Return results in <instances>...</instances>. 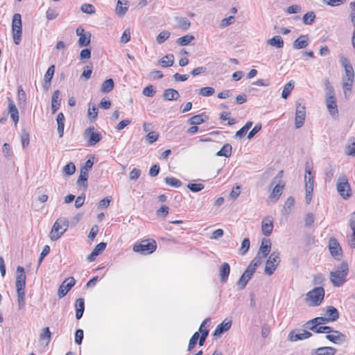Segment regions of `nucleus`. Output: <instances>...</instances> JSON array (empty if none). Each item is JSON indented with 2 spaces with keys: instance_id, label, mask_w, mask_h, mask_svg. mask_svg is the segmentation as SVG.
Here are the masks:
<instances>
[{
  "instance_id": "obj_1",
  "label": "nucleus",
  "mask_w": 355,
  "mask_h": 355,
  "mask_svg": "<svg viewBox=\"0 0 355 355\" xmlns=\"http://www.w3.org/2000/svg\"><path fill=\"white\" fill-rule=\"evenodd\" d=\"M25 287L26 275L24 268L21 266H18L17 268L16 288L18 308L19 310L23 309L25 305Z\"/></svg>"
},
{
  "instance_id": "obj_2",
  "label": "nucleus",
  "mask_w": 355,
  "mask_h": 355,
  "mask_svg": "<svg viewBox=\"0 0 355 355\" xmlns=\"http://www.w3.org/2000/svg\"><path fill=\"white\" fill-rule=\"evenodd\" d=\"M348 270L347 263L343 262L338 270L330 272L329 279L334 286H342L346 282Z\"/></svg>"
},
{
  "instance_id": "obj_3",
  "label": "nucleus",
  "mask_w": 355,
  "mask_h": 355,
  "mask_svg": "<svg viewBox=\"0 0 355 355\" xmlns=\"http://www.w3.org/2000/svg\"><path fill=\"white\" fill-rule=\"evenodd\" d=\"M69 226V221L66 218H59L54 223L51 232L50 238L52 241H55L67 231Z\"/></svg>"
},
{
  "instance_id": "obj_4",
  "label": "nucleus",
  "mask_w": 355,
  "mask_h": 355,
  "mask_svg": "<svg viewBox=\"0 0 355 355\" xmlns=\"http://www.w3.org/2000/svg\"><path fill=\"white\" fill-rule=\"evenodd\" d=\"M157 249V243L155 240H143L137 243L133 246V250L144 255L150 254Z\"/></svg>"
},
{
  "instance_id": "obj_5",
  "label": "nucleus",
  "mask_w": 355,
  "mask_h": 355,
  "mask_svg": "<svg viewBox=\"0 0 355 355\" xmlns=\"http://www.w3.org/2000/svg\"><path fill=\"white\" fill-rule=\"evenodd\" d=\"M324 293L325 291L323 287H316L307 293L306 298L311 301L310 304L311 306H317L322 302Z\"/></svg>"
},
{
  "instance_id": "obj_6",
  "label": "nucleus",
  "mask_w": 355,
  "mask_h": 355,
  "mask_svg": "<svg viewBox=\"0 0 355 355\" xmlns=\"http://www.w3.org/2000/svg\"><path fill=\"white\" fill-rule=\"evenodd\" d=\"M280 253L278 251H273L266 261L264 272L268 275H272L275 271L277 266L279 264L281 259Z\"/></svg>"
},
{
  "instance_id": "obj_7",
  "label": "nucleus",
  "mask_w": 355,
  "mask_h": 355,
  "mask_svg": "<svg viewBox=\"0 0 355 355\" xmlns=\"http://www.w3.org/2000/svg\"><path fill=\"white\" fill-rule=\"evenodd\" d=\"M302 99H299L296 102V110L295 117V125L296 128L302 127L304 123L306 112L305 106L302 105Z\"/></svg>"
},
{
  "instance_id": "obj_8",
  "label": "nucleus",
  "mask_w": 355,
  "mask_h": 355,
  "mask_svg": "<svg viewBox=\"0 0 355 355\" xmlns=\"http://www.w3.org/2000/svg\"><path fill=\"white\" fill-rule=\"evenodd\" d=\"M337 191L345 200L348 199L351 196L350 186L347 179L345 176L339 179L337 183Z\"/></svg>"
},
{
  "instance_id": "obj_9",
  "label": "nucleus",
  "mask_w": 355,
  "mask_h": 355,
  "mask_svg": "<svg viewBox=\"0 0 355 355\" xmlns=\"http://www.w3.org/2000/svg\"><path fill=\"white\" fill-rule=\"evenodd\" d=\"M94 127L91 126L85 130V136L88 137L87 146H93L99 142L102 139V135L100 132H94Z\"/></svg>"
},
{
  "instance_id": "obj_10",
  "label": "nucleus",
  "mask_w": 355,
  "mask_h": 355,
  "mask_svg": "<svg viewBox=\"0 0 355 355\" xmlns=\"http://www.w3.org/2000/svg\"><path fill=\"white\" fill-rule=\"evenodd\" d=\"M328 246L331 256L339 260L342 257V248L338 240L334 237L330 238Z\"/></svg>"
},
{
  "instance_id": "obj_11",
  "label": "nucleus",
  "mask_w": 355,
  "mask_h": 355,
  "mask_svg": "<svg viewBox=\"0 0 355 355\" xmlns=\"http://www.w3.org/2000/svg\"><path fill=\"white\" fill-rule=\"evenodd\" d=\"M76 284V280L73 277L67 278L59 286L58 290V295L60 298L64 297L67 293Z\"/></svg>"
},
{
  "instance_id": "obj_12",
  "label": "nucleus",
  "mask_w": 355,
  "mask_h": 355,
  "mask_svg": "<svg viewBox=\"0 0 355 355\" xmlns=\"http://www.w3.org/2000/svg\"><path fill=\"white\" fill-rule=\"evenodd\" d=\"M312 334L306 330L294 329L288 334V340L296 342L310 338Z\"/></svg>"
},
{
  "instance_id": "obj_13",
  "label": "nucleus",
  "mask_w": 355,
  "mask_h": 355,
  "mask_svg": "<svg viewBox=\"0 0 355 355\" xmlns=\"http://www.w3.org/2000/svg\"><path fill=\"white\" fill-rule=\"evenodd\" d=\"M313 167L311 164L309 162L306 163L305 165V175H304V181H305V189H313L314 187V178L315 176L312 173Z\"/></svg>"
},
{
  "instance_id": "obj_14",
  "label": "nucleus",
  "mask_w": 355,
  "mask_h": 355,
  "mask_svg": "<svg viewBox=\"0 0 355 355\" xmlns=\"http://www.w3.org/2000/svg\"><path fill=\"white\" fill-rule=\"evenodd\" d=\"M271 249V242L270 239H263L259 247L258 253L255 257H259L260 263L262 259L266 258L270 253Z\"/></svg>"
},
{
  "instance_id": "obj_15",
  "label": "nucleus",
  "mask_w": 355,
  "mask_h": 355,
  "mask_svg": "<svg viewBox=\"0 0 355 355\" xmlns=\"http://www.w3.org/2000/svg\"><path fill=\"white\" fill-rule=\"evenodd\" d=\"M332 334H327L326 338L330 342L340 345L347 341V336L339 331L333 329Z\"/></svg>"
},
{
  "instance_id": "obj_16",
  "label": "nucleus",
  "mask_w": 355,
  "mask_h": 355,
  "mask_svg": "<svg viewBox=\"0 0 355 355\" xmlns=\"http://www.w3.org/2000/svg\"><path fill=\"white\" fill-rule=\"evenodd\" d=\"M326 105L330 115L333 117L338 116V110L334 95L327 96Z\"/></svg>"
},
{
  "instance_id": "obj_17",
  "label": "nucleus",
  "mask_w": 355,
  "mask_h": 355,
  "mask_svg": "<svg viewBox=\"0 0 355 355\" xmlns=\"http://www.w3.org/2000/svg\"><path fill=\"white\" fill-rule=\"evenodd\" d=\"M259 259H260L259 257H254L251 261V262L250 263V264L248 265V266L247 267V268L243 273L246 277H248V278L251 279L254 273L255 272V271L257 270V268L261 264Z\"/></svg>"
},
{
  "instance_id": "obj_18",
  "label": "nucleus",
  "mask_w": 355,
  "mask_h": 355,
  "mask_svg": "<svg viewBox=\"0 0 355 355\" xmlns=\"http://www.w3.org/2000/svg\"><path fill=\"white\" fill-rule=\"evenodd\" d=\"M273 230V222L270 217H266L263 219L261 223V231L263 234L269 236Z\"/></svg>"
},
{
  "instance_id": "obj_19",
  "label": "nucleus",
  "mask_w": 355,
  "mask_h": 355,
  "mask_svg": "<svg viewBox=\"0 0 355 355\" xmlns=\"http://www.w3.org/2000/svg\"><path fill=\"white\" fill-rule=\"evenodd\" d=\"M225 320L223 322L219 324L213 333V336L215 337H219L223 333L227 331L232 327V320Z\"/></svg>"
},
{
  "instance_id": "obj_20",
  "label": "nucleus",
  "mask_w": 355,
  "mask_h": 355,
  "mask_svg": "<svg viewBox=\"0 0 355 355\" xmlns=\"http://www.w3.org/2000/svg\"><path fill=\"white\" fill-rule=\"evenodd\" d=\"M61 101L60 92L58 89L54 91L51 96L52 114H55L58 110L60 107Z\"/></svg>"
},
{
  "instance_id": "obj_21",
  "label": "nucleus",
  "mask_w": 355,
  "mask_h": 355,
  "mask_svg": "<svg viewBox=\"0 0 355 355\" xmlns=\"http://www.w3.org/2000/svg\"><path fill=\"white\" fill-rule=\"evenodd\" d=\"M309 43V36L307 35H302L294 41L293 46L295 49H301L306 47Z\"/></svg>"
},
{
  "instance_id": "obj_22",
  "label": "nucleus",
  "mask_w": 355,
  "mask_h": 355,
  "mask_svg": "<svg viewBox=\"0 0 355 355\" xmlns=\"http://www.w3.org/2000/svg\"><path fill=\"white\" fill-rule=\"evenodd\" d=\"M336 349L333 347H320L316 349L312 350L311 355H334Z\"/></svg>"
},
{
  "instance_id": "obj_23",
  "label": "nucleus",
  "mask_w": 355,
  "mask_h": 355,
  "mask_svg": "<svg viewBox=\"0 0 355 355\" xmlns=\"http://www.w3.org/2000/svg\"><path fill=\"white\" fill-rule=\"evenodd\" d=\"M8 109H9V114H10V117L12 118V121L15 122V124L17 123L19 121V112L18 110L14 103L13 101L10 98H8Z\"/></svg>"
},
{
  "instance_id": "obj_24",
  "label": "nucleus",
  "mask_w": 355,
  "mask_h": 355,
  "mask_svg": "<svg viewBox=\"0 0 355 355\" xmlns=\"http://www.w3.org/2000/svg\"><path fill=\"white\" fill-rule=\"evenodd\" d=\"M76 318L80 320L83 315L85 311V300L83 298H78L75 302Z\"/></svg>"
},
{
  "instance_id": "obj_25",
  "label": "nucleus",
  "mask_w": 355,
  "mask_h": 355,
  "mask_svg": "<svg viewBox=\"0 0 355 355\" xmlns=\"http://www.w3.org/2000/svg\"><path fill=\"white\" fill-rule=\"evenodd\" d=\"M284 185L277 184L274 187L272 193L269 196V200L271 202H276L277 200L279 198L280 196L282 193Z\"/></svg>"
},
{
  "instance_id": "obj_26",
  "label": "nucleus",
  "mask_w": 355,
  "mask_h": 355,
  "mask_svg": "<svg viewBox=\"0 0 355 355\" xmlns=\"http://www.w3.org/2000/svg\"><path fill=\"white\" fill-rule=\"evenodd\" d=\"M230 272V266L228 263L224 262L220 270V282L226 283Z\"/></svg>"
},
{
  "instance_id": "obj_27",
  "label": "nucleus",
  "mask_w": 355,
  "mask_h": 355,
  "mask_svg": "<svg viewBox=\"0 0 355 355\" xmlns=\"http://www.w3.org/2000/svg\"><path fill=\"white\" fill-rule=\"evenodd\" d=\"M329 322V319H327V317H317L309 321H308L305 324V327L309 329V327L311 325H315V327H318L320 324H324Z\"/></svg>"
},
{
  "instance_id": "obj_28",
  "label": "nucleus",
  "mask_w": 355,
  "mask_h": 355,
  "mask_svg": "<svg viewBox=\"0 0 355 355\" xmlns=\"http://www.w3.org/2000/svg\"><path fill=\"white\" fill-rule=\"evenodd\" d=\"M163 98L166 101L177 100L180 98V94L176 89L169 88L164 90Z\"/></svg>"
},
{
  "instance_id": "obj_29",
  "label": "nucleus",
  "mask_w": 355,
  "mask_h": 355,
  "mask_svg": "<svg viewBox=\"0 0 355 355\" xmlns=\"http://www.w3.org/2000/svg\"><path fill=\"white\" fill-rule=\"evenodd\" d=\"M12 33L14 43L19 44L21 40L22 26H12Z\"/></svg>"
},
{
  "instance_id": "obj_30",
  "label": "nucleus",
  "mask_w": 355,
  "mask_h": 355,
  "mask_svg": "<svg viewBox=\"0 0 355 355\" xmlns=\"http://www.w3.org/2000/svg\"><path fill=\"white\" fill-rule=\"evenodd\" d=\"M56 121L58 123V132L59 135V137H62L64 135V121L65 117L62 112H60L56 117Z\"/></svg>"
},
{
  "instance_id": "obj_31",
  "label": "nucleus",
  "mask_w": 355,
  "mask_h": 355,
  "mask_svg": "<svg viewBox=\"0 0 355 355\" xmlns=\"http://www.w3.org/2000/svg\"><path fill=\"white\" fill-rule=\"evenodd\" d=\"M208 119V116L205 114L202 113L193 116L188 120V123L191 125H200L205 122Z\"/></svg>"
},
{
  "instance_id": "obj_32",
  "label": "nucleus",
  "mask_w": 355,
  "mask_h": 355,
  "mask_svg": "<svg viewBox=\"0 0 355 355\" xmlns=\"http://www.w3.org/2000/svg\"><path fill=\"white\" fill-rule=\"evenodd\" d=\"M232 147L230 144H225L223 146L220 150H218L216 155L218 157H230L232 155Z\"/></svg>"
},
{
  "instance_id": "obj_33",
  "label": "nucleus",
  "mask_w": 355,
  "mask_h": 355,
  "mask_svg": "<svg viewBox=\"0 0 355 355\" xmlns=\"http://www.w3.org/2000/svg\"><path fill=\"white\" fill-rule=\"evenodd\" d=\"M51 333L49 327H45L42 329V332L40 335V341L42 344L47 345L51 340Z\"/></svg>"
},
{
  "instance_id": "obj_34",
  "label": "nucleus",
  "mask_w": 355,
  "mask_h": 355,
  "mask_svg": "<svg viewBox=\"0 0 355 355\" xmlns=\"http://www.w3.org/2000/svg\"><path fill=\"white\" fill-rule=\"evenodd\" d=\"M174 63V56L173 54H168L159 60V64L162 67H171Z\"/></svg>"
},
{
  "instance_id": "obj_35",
  "label": "nucleus",
  "mask_w": 355,
  "mask_h": 355,
  "mask_svg": "<svg viewBox=\"0 0 355 355\" xmlns=\"http://www.w3.org/2000/svg\"><path fill=\"white\" fill-rule=\"evenodd\" d=\"M326 314L328 316V317H327V319H329V322L330 321H332V322L336 321L339 318V313H338L337 309H336L335 307H334L332 306H329L327 307Z\"/></svg>"
},
{
  "instance_id": "obj_36",
  "label": "nucleus",
  "mask_w": 355,
  "mask_h": 355,
  "mask_svg": "<svg viewBox=\"0 0 355 355\" xmlns=\"http://www.w3.org/2000/svg\"><path fill=\"white\" fill-rule=\"evenodd\" d=\"M267 44L275 46L276 48L280 49L284 46V40L279 35H275L271 39L267 41Z\"/></svg>"
},
{
  "instance_id": "obj_37",
  "label": "nucleus",
  "mask_w": 355,
  "mask_h": 355,
  "mask_svg": "<svg viewBox=\"0 0 355 355\" xmlns=\"http://www.w3.org/2000/svg\"><path fill=\"white\" fill-rule=\"evenodd\" d=\"M309 329L317 334H329L331 331H333V329L329 326L315 327V325H311V327H309Z\"/></svg>"
},
{
  "instance_id": "obj_38",
  "label": "nucleus",
  "mask_w": 355,
  "mask_h": 355,
  "mask_svg": "<svg viewBox=\"0 0 355 355\" xmlns=\"http://www.w3.org/2000/svg\"><path fill=\"white\" fill-rule=\"evenodd\" d=\"M175 21H176L178 26L184 31L188 30L191 26V23L186 17H175Z\"/></svg>"
},
{
  "instance_id": "obj_39",
  "label": "nucleus",
  "mask_w": 355,
  "mask_h": 355,
  "mask_svg": "<svg viewBox=\"0 0 355 355\" xmlns=\"http://www.w3.org/2000/svg\"><path fill=\"white\" fill-rule=\"evenodd\" d=\"M354 83V79H346L345 78H343V92L347 97L349 94L350 93L353 87Z\"/></svg>"
},
{
  "instance_id": "obj_40",
  "label": "nucleus",
  "mask_w": 355,
  "mask_h": 355,
  "mask_svg": "<svg viewBox=\"0 0 355 355\" xmlns=\"http://www.w3.org/2000/svg\"><path fill=\"white\" fill-rule=\"evenodd\" d=\"M114 86V80L112 78H109L103 83L101 90L103 93H108L112 90Z\"/></svg>"
},
{
  "instance_id": "obj_41",
  "label": "nucleus",
  "mask_w": 355,
  "mask_h": 355,
  "mask_svg": "<svg viewBox=\"0 0 355 355\" xmlns=\"http://www.w3.org/2000/svg\"><path fill=\"white\" fill-rule=\"evenodd\" d=\"M126 2L127 1L125 0H118L116 8V12L119 15L123 16L127 12L128 7L123 6V5L126 4Z\"/></svg>"
},
{
  "instance_id": "obj_42",
  "label": "nucleus",
  "mask_w": 355,
  "mask_h": 355,
  "mask_svg": "<svg viewBox=\"0 0 355 355\" xmlns=\"http://www.w3.org/2000/svg\"><path fill=\"white\" fill-rule=\"evenodd\" d=\"M88 172L83 170L80 171V175L77 180L78 184L83 186L85 187L87 185Z\"/></svg>"
},
{
  "instance_id": "obj_43",
  "label": "nucleus",
  "mask_w": 355,
  "mask_h": 355,
  "mask_svg": "<svg viewBox=\"0 0 355 355\" xmlns=\"http://www.w3.org/2000/svg\"><path fill=\"white\" fill-rule=\"evenodd\" d=\"M91 40V34H81L80 36L78 44L80 46H87L89 44Z\"/></svg>"
},
{
  "instance_id": "obj_44",
  "label": "nucleus",
  "mask_w": 355,
  "mask_h": 355,
  "mask_svg": "<svg viewBox=\"0 0 355 355\" xmlns=\"http://www.w3.org/2000/svg\"><path fill=\"white\" fill-rule=\"evenodd\" d=\"M293 88H294V84H293V83H292V81H290L288 83H286L284 85V89L282 90V97L284 99H286L288 97V96L290 95V94H291V91L293 89Z\"/></svg>"
},
{
  "instance_id": "obj_45",
  "label": "nucleus",
  "mask_w": 355,
  "mask_h": 355,
  "mask_svg": "<svg viewBox=\"0 0 355 355\" xmlns=\"http://www.w3.org/2000/svg\"><path fill=\"white\" fill-rule=\"evenodd\" d=\"M315 15L313 11H310L304 14L302 20L303 23L306 25H311L314 22Z\"/></svg>"
},
{
  "instance_id": "obj_46",
  "label": "nucleus",
  "mask_w": 355,
  "mask_h": 355,
  "mask_svg": "<svg viewBox=\"0 0 355 355\" xmlns=\"http://www.w3.org/2000/svg\"><path fill=\"white\" fill-rule=\"evenodd\" d=\"M164 181L166 184L175 188H178L182 185V182L173 177H166Z\"/></svg>"
},
{
  "instance_id": "obj_47",
  "label": "nucleus",
  "mask_w": 355,
  "mask_h": 355,
  "mask_svg": "<svg viewBox=\"0 0 355 355\" xmlns=\"http://www.w3.org/2000/svg\"><path fill=\"white\" fill-rule=\"evenodd\" d=\"M195 37L193 35H187L177 40V43L180 46H186L189 44Z\"/></svg>"
},
{
  "instance_id": "obj_48",
  "label": "nucleus",
  "mask_w": 355,
  "mask_h": 355,
  "mask_svg": "<svg viewBox=\"0 0 355 355\" xmlns=\"http://www.w3.org/2000/svg\"><path fill=\"white\" fill-rule=\"evenodd\" d=\"M76 171V166L73 162H69L63 168V173L65 175L69 176L73 175Z\"/></svg>"
},
{
  "instance_id": "obj_49",
  "label": "nucleus",
  "mask_w": 355,
  "mask_h": 355,
  "mask_svg": "<svg viewBox=\"0 0 355 355\" xmlns=\"http://www.w3.org/2000/svg\"><path fill=\"white\" fill-rule=\"evenodd\" d=\"M215 93V89L211 87H205L199 90V94L202 96H211Z\"/></svg>"
},
{
  "instance_id": "obj_50",
  "label": "nucleus",
  "mask_w": 355,
  "mask_h": 355,
  "mask_svg": "<svg viewBox=\"0 0 355 355\" xmlns=\"http://www.w3.org/2000/svg\"><path fill=\"white\" fill-rule=\"evenodd\" d=\"M187 188L192 192H198L202 191L205 186L201 183H189L187 184Z\"/></svg>"
},
{
  "instance_id": "obj_51",
  "label": "nucleus",
  "mask_w": 355,
  "mask_h": 355,
  "mask_svg": "<svg viewBox=\"0 0 355 355\" xmlns=\"http://www.w3.org/2000/svg\"><path fill=\"white\" fill-rule=\"evenodd\" d=\"M199 338V332H195L193 335L190 338L187 351H191L194 347L196 345L197 341Z\"/></svg>"
},
{
  "instance_id": "obj_52",
  "label": "nucleus",
  "mask_w": 355,
  "mask_h": 355,
  "mask_svg": "<svg viewBox=\"0 0 355 355\" xmlns=\"http://www.w3.org/2000/svg\"><path fill=\"white\" fill-rule=\"evenodd\" d=\"M170 37V33L166 31H162L157 36L156 40L158 44L164 43Z\"/></svg>"
},
{
  "instance_id": "obj_53",
  "label": "nucleus",
  "mask_w": 355,
  "mask_h": 355,
  "mask_svg": "<svg viewBox=\"0 0 355 355\" xmlns=\"http://www.w3.org/2000/svg\"><path fill=\"white\" fill-rule=\"evenodd\" d=\"M250 239L248 238H245L242 241L241 247L240 248L241 254L244 255L245 254H246V252L248 251L250 248Z\"/></svg>"
},
{
  "instance_id": "obj_54",
  "label": "nucleus",
  "mask_w": 355,
  "mask_h": 355,
  "mask_svg": "<svg viewBox=\"0 0 355 355\" xmlns=\"http://www.w3.org/2000/svg\"><path fill=\"white\" fill-rule=\"evenodd\" d=\"M250 278H248L245 275L242 274L241 277L239 278V281L237 282V285L239 288V289L242 290L244 289L248 283V282L250 280Z\"/></svg>"
},
{
  "instance_id": "obj_55",
  "label": "nucleus",
  "mask_w": 355,
  "mask_h": 355,
  "mask_svg": "<svg viewBox=\"0 0 355 355\" xmlns=\"http://www.w3.org/2000/svg\"><path fill=\"white\" fill-rule=\"evenodd\" d=\"M80 10L83 12L87 14L95 13V8L94 6L89 3H84L81 6Z\"/></svg>"
},
{
  "instance_id": "obj_56",
  "label": "nucleus",
  "mask_w": 355,
  "mask_h": 355,
  "mask_svg": "<svg viewBox=\"0 0 355 355\" xmlns=\"http://www.w3.org/2000/svg\"><path fill=\"white\" fill-rule=\"evenodd\" d=\"M54 72H55V66L54 65L50 66L44 75V81H46L47 83L51 82V80L54 75Z\"/></svg>"
},
{
  "instance_id": "obj_57",
  "label": "nucleus",
  "mask_w": 355,
  "mask_h": 355,
  "mask_svg": "<svg viewBox=\"0 0 355 355\" xmlns=\"http://www.w3.org/2000/svg\"><path fill=\"white\" fill-rule=\"evenodd\" d=\"M21 145L24 148H26L29 144V133L24 130L21 135Z\"/></svg>"
},
{
  "instance_id": "obj_58",
  "label": "nucleus",
  "mask_w": 355,
  "mask_h": 355,
  "mask_svg": "<svg viewBox=\"0 0 355 355\" xmlns=\"http://www.w3.org/2000/svg\"><path fill=\"white\" fill-rule=\"evenodd\" d=\"M155 92H156L152 85L146 86L142 91V94L148 97H153Z\"/></svg>"
},
{
  "instance_id": "obj_59",
  "label": "nucleus",
  "mask_w": 355,
  "mask_h": 355,
  "mask_svg": "<svg viewBox=\"0 0 355 355\" xmlns=\"http://www.w3.org/2000/svg\"><path fill=\"white\" fill-rule=\"evenodd\" d=\"M49 252H50V247L49 245H45L44 247L42 252L40 254V257H39L38 263H37V268L40 267V266L41 265L43 259L49 253Z\"/></svg>"
},
{
  "instance_id": "obj_60",
  "label": "nucleus",
  "mask_w": 355,
  "mask_h": 355,
  "mask_svg": "<svg viewBox=\"0 0 355 355\" xmlns=\"http://www.w3.org/2000/svg\"><path fill=\"white\" fill-rule=\"evenodd\" d=\"M83 336H84L83 331L80 329H77L75 333V343L77 345H80L83 342Z\"/></svg>"
},
{
  "instance_id": "obj_61",
  "label": "nucleus",
  "mask_w": 355,
  "mask_h": 355,
  "mask_svg": "<svg viewBox=\"0 0 355 355\" xmlns=\"http://www.w3.org/2000/svg\"><path fill=\"white\" fill-rule=\"evenodd\" d=\"M159 137V135L155 132L151 131L148 133L146 135V140L150 143L153 144V142L156 141Z\"/></svg>"
},
{
  "instance_id": "obj_62",
  "label": "nucleus",
  "mask_w": 355,
  "mask_h": 355,
  "mask_svg": "<svg viewBox=\"0 0 355 355\" xmlns=\"http://www.w3.org/2000/svg\"><path fill=\"white\" fill-rule=\"evenodd\" d=\"M106 246V243L101 242L96 245L92 251L98 256L105 249Z\"/></svg>"
},
{
  "instance_id": "obj_63",
  "label": "nucleus",
  "mask_w": 355,
  "mask_h": 355,
  "mask_svg": "<svg viewBox=\"0 0 355 355\" xmlns=\"http://www.w3.org/2000/svg\"><path fill=\"white\" fill-rule=\"evenodd\" d=\"M58 15L55 9L49 8L46 12V17L49 20H53L55 19Z\"/></svg>"
},
{
  "instance_id": "obj_64",
  "label": "nucleus",
  "mask_w": 355,
  "mask_h": 355,
  "mask_svg": "<svg viewBox=\"0 0 355 355\" xmlns=\"http://www.w3.org/2000/svg\"><path fill=\"white\" fill-rule=\"evenodd\" d=\"M314 215L312 213H309L306 215L304 222L306 227H311L314 223Z\"/></svg>"
}]
</instances>
